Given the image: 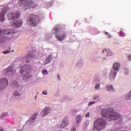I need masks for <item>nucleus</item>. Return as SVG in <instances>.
Returning <instances> with one entry per match:
<instances>
[{
  "instance_id": "nucleus-19",
  "label": "nucleus",
  "mask_w": 131,
  "mask_h": 131,
  "mask_svg": "<svg viewBox=\"0 0 131 131\" xmlns=\"http://www.w3.org/2000/svg\"><path fill=\"white\" fill-rule=\"evenodd\" d=\"M12 86L13 88H14V86H17L18 88V86H19V84H18V82H16V81H14L12 82Z\"/></svg>"
},
{
  "instance_id": "nucleus-15",
  "label": "nucleus",
  "mask_w": 131,
  "mask_h": 131,
  "mask_svg": "<svg viewBox=\"0 0 131 131\" xmlns=\"http://www.w3.org/2000/svg\"><path fill=\"white\" fill-rule=\"evenodd\" d=\"M69 123V122L67 121V120H63L60 125V128H64L66 125H68Z\"/></svg>"
},
{
  "instance_id": "nucleus-6",
  "label": "nucleus",
  "mask_w": 131,
  "mask_h": 131,
  "mask_svg": "<svg viewBox=\"0 0 131 131\" xmlns=\"http://www.w3.org/2000/svg\"><path fill=\"white\" fill-rule=\"evenodd\" d=\"M113 69L114 70L112 71L110 73V76L113 77V78H114L115 76H116V74L117 73V72L115 71L116 70L117 71H118L119 70V67H120V64L118 62H115L113 65Z\"/></svg>"
},
{
  "instance_id": "nucleus-37",
  "label": "nucleus",
  "mask_w": 131,
  "mask_h": 131,
  "mask_svg": "<svg viewBox=\"0 0 131 131\" xmlns=\"http://www.w3.org/2000/svg\"><path fill=\"white\" fill-rule=\"evenodd\" d=\"M106 51H107L106 49H103L102 53H104V52H106Z\"/></svg>"
},
{
  "instance_id": "nucleus-34",
  "label": "nucleus",
  "mask_w": 131,
  "mask_h": 131,
  "mask_svg": "<svg viewBox=\"0 0 131 131\" xmlns=\"http://www.w3.org/2000/svg\"><path fill=\"white\" fill-rule=\"evenodd\" d=\"M125 74H128V71L127 70H125Z\"/></svg>"
},
{
  "instance_id": "nucleus-4",
  "label": "nucleus",
  "mask_w": 131,
  "mask_h": 131,
  "mask_svg": "<svg viewBox=\"0 0 131 131\" xmlns=\"http://www.w3.org/2000/svg\"><path fill=\"white\" fill-rule=\"evenodd\" d=\"M106 121H104L102 118H99L94 122L93 130H101V129H103V128L105 127V125H106Z\"/></svg>"
},
{
  "instance_id": "nucleus-11",
  "label": "nucleus",
  "mask_w": 131,
  "mask_h": 131,
  "mask_svg": "<svg viewBox=\"0 0 131 131\" xmlns=\"http://www.w3.org/2000/svg\"><path fill=\"white\" fill-rule=\"evenodd\" d=\"M55 37L59 41H62V40H63L65 39V37H66V34L65 33H63L60 35H58L57 34H56Z\"/></svg>"
},
{
  "instance_id": "nucleus-13",
  "label": "nucleus",
  "mask_w": 131,
  "mask_h": 131,
  "mask_svg": "<svg viewBox=\"0 0 131 131\" xmlns=\"http://www.w3.org/2000/svg\"><path fill=\"white\" fill-rule=\"evenodd\" d=\"M33 58H34V55L33 54H28L24 58V60H26V63H29V60H27V59H33Z\"/></svg>"
},
{
  "instance_id": "nucleus-25",
  "label": "nucleus",
  "mask_w": 131,
  "mask_h": 131,
  "mask_svg": "<svg viewBox=\"0 0 131 131\" xmlns=\"http://www.w3.org/2000/svg\"><path fill=\"white\" fill-rule=\"evenodd\" d=\"M105 35H107V36L108 37V38H111V35H110V34H109V33L105 32Z\"/></svg>"
},
{
  "instance_id": "nucleus-3",
  "label": "nucleus",
  "mask_w": 131,
  "mask_h": 131,
  "mask_svg": "<svg viewBox=\"0 0 131 131\" xmlns=\"http://www.w3.org/2000/svg\"><path fill=\"white\" fill-rule=\"evenodd\" d=\"M39 22V17L35 14H30L27 19L26 23L29 26H37L38 23Z\"/></svg>"
},
{
  "instance_id": "nucleus-33",
  "label": "nucleus",
  "mask_w": 131,
  "mask_h": 131,
  "mask_svg": "<svg viewBox=\"0 0 131 131\" xmlns=\"http://www.w3.org/2000/svg\"><path fill=\"white\" fill-rule=\"evenodd\" d=\"M72 131H76V128L75 127H73L71 129Z\"/></svg>"
},
{
  "instance_id": "nucleus-22",
  "label": "nucleus",
  "mask_w": 131,
  "mask_h": 131,
  "mask_svg": "<svg viewBox=\"0 0 131 131\" xmlns=\"http://www.w3.org/2000/svg\"><path fill=\"white\" fill-rule=\"evenodd\" d=\"M37 115V113L35 114L32 116V117L30 119V120H35L36 119V116Z\"/></svg>"
},
{
  "instance_id": "nucleus-12",
  "label": "nucleus",
  "mask_w": 131,
  "mask_h": 131,
  "mask_svg": "<svg viewBox=\"0 0 131 131\" xmlns=\"http://www.w3.org/2000/svg\"><path fill=\"white\" fill-rule=\"evenodd\" d=\"M49 112H50V108L46 107L41 112V116H46V115H48V114L49 113Z\"/></svg>"
},
{
  "instance_id": "nucleus-18",
  "label": "nucleus",
  "mask_w": 131,
  "mask_h": 131,
  "mask_svg": "<svg viewBox=\"0 0 131 131\" xmlns=\"http://www.w3.org/2000/svg\"><path fill=\"white\" fill-rule=\"evenodd\" d=\"M106 88L107 91H111L112 92H114V89H113V86L107 85Z\"/></svg>"
},
{
  "instance_id": "nucleus-10",
  "label": "nucleus",
  "mask_w": 131,
  "mask_h": 131,
  "mask_svg": "<svg viewBox=\"0 0 131 131\" xmlns=\"http://www.w3.org/2000/svg\"><path fill=\"white\" fill-rule=\"evenodd\" d=\"M22 20H17L16 22H14L11 24L12 27H14V28H19V27H21L22 26Z\"/></svg>"
},
{
  "instance_id": "nucleus-20",
  "label": "nucleus",
  "mask_w": 131,
  "mask_h": 131,
  "mask_svg": "<svg viewBox=\"0 0 131 131\" xmlns=\"http://www.w3.org/2000/svg\"><path fill=\"white\" fill-rule=\"evenodd\" d=\"M76 120V123L78 124V123H79L80 122V121L81 120V117L79 116L77 117Z\"/></svg>"
},
{
  "instance_id": "nucleus-16",
  "label": "nucleus",
  "mask_w": 131,
  "mask_h": 131,
  "mask_svg": "<svg viewBox=\"0 0 131 131\" xmlns=\"http://www.w3.org/2000/svg\"><path fill=\"white\" fill-rule=\"evenodd\" d=\"M5 71H6V73L13 72L14 71V67L13 66L9 67L7 69L5 70Z\"/></svg>"
},
{
  "instance_id": "nucleus-36",
  "label": "nucleus",
  "mask_w": 131,
  "mask_h": 131,
  "mask_svg": "<svg viewBox=\"0 0 131 131\" xmlns=\"http://www.w3.org/2000/svg\"><path fill=\"white\" fill-rule=\"evenodd\" d=\"M57 78H58V80H60V75L58 74L57 76Z\"/></svg>"
},
{
  "instance_id": "nucleus-21",
  "label": "nucleus",
  "mask_w": 131,
  "mask_h": 131,
  "mask_svg": "<svg viewBox=\"0 0 131 131\" xmlns=\"http://www.w3.org/2000/svg\"><path fill=\"white\" fill-rule=\"evenodd\" d=\"M126 100H130V99H131V91L126 96Z\"/></svg>"
},
{
  "instance_id": "nucleus-32",
  "label": "nucleus",
  "mask_w": 131,
  "mask_h": 131,
  "mask_svg": "<svg viewBox=\"0 0 131 131\" xmlns=\"http://www.w3.org/2000/svg\"><path fill=\"white\" fill-rule=\"evenodd\" d=\"M85 117H90V113H88L86 114Z\"/></svg>"
},
{
  "instance_id": "nucleus-23",
  "label": "nucleus",
  "mask_w": 131,
  "mask_h": 131,
  "mask_svg": "<svg viewBox=\"0 0 131 131\" xmlns=\"http://www.w3.org/2000/svg\"><path fill=\"white\" fill-rule=\"evenodd\" d=\"M120 36H125V34L122 31H120L119 33Z\"/></svg>"
},
{
  "instance_id": "nucleus-7",
  "label": "nucleus",
  "mask_w": 131,
  "mask_h": 131,
  "mask_svg": "<svg viewBox=\"0 0 131 131\" xmlns=\"http://www.w3.org/2000/svg\"><path fill=\"white\" fill-rule=\"evenodd\" d=\"M21 16V13L20 12H16L13 13V12H10L8 14L7 17L9 20H16L18 18H20Z\"/></svg>"
},
{
  "instance_id": "nucleus-9",
  "label": "nucleus",
  "mask_w": 131,
  "mask_h": 131,
  "mask_svg": "<svg viewBox=\"0 0 131 131\" xmlns=\"http://www.w3.org/2000/svg\"><path fill=\"white\" fill-rule=\"evenodd\" d=\"M7 11H8V7H4L2 9V11H1L0 13L1 22H4V21H5V14H6Z\"/></svg>"
},
{
  "instance_id": "nucleus-31",
  "label": "nucleus",
  "mask_w": 131,
  "mask_h": 131,
  "mask_svg": "<svg viewBox=\"0 0 131 131\" xmlns=\"http://www.w3.org/2000/svg\"><path fill=\"white\" fill-rule=\"evenodd\" d=\"M48 93L47 92V91H43L42 92V95H47Z\"/></svg>"
},
{
  "instance_id": "nucleus-26",
  "label": "nucleus",
  "mask_w": 131,
  "mask_h": 131,
  "mask_svg": "<svg viewBox=\"0 0 131 131\" xmlns=\"http://www.w3.org/2000/svg\"><path fill=\"white\" fill-rule=\"evenodd\" d=\"M100 89V84H96L95 85V90H99Z\"/></svg>"
},
{
  "instance_id": "nucleus-14",
  "label": "nucleus",
  "mask_w": 131,
  "mask_h": 131,
  "mask_svg": "<svg viewBox=\"0 0 131 131\" xmlns=\"http://www.w3.org/2000/svg\"><path fill=\"white\" fill-rule=\"evenodd\" d=\"M11 32L8 30H1L0 29V36L3 35V34H5V35H8L10 34Z\"/></svg>"
},
{
  "instance_id": "nucleus-5",
  "label": "nucleus",
  "mask_w": 131,
  "mask_h": 131,
  "mask_svg": "<svg viewBox=\"0 0 131 131\" xmlns=\"http://www.w3.org/2000/svg\"><path fill=\"white\" fill-rule=\"evenodd\" d=\"M18 3L20 6L24 7L26 10L31 9V8H35V5L31 0H19Z\"/></svg>"
},
{
  "instance_id": "nucleus-1",
  "label": "nucleus",
  "mask_w": 131,
  "mask_h": 131,
  "mask_svg": "<svg viewBox=\"0 0 131 131\" xmlns=\"http://www.w3.org/2000/svg\"><path fill=\"white\" fill-rule=\"evenodd\" d=\"M101 115L102 117L106 118L108 121L110 120H115L120 118V115L118 113L114 112V110L111 108L107 110H102Z\"/></svg>"
},
{
  "instance_id": "nucleus-28",
  "label": "nucleus",
  "mask_w": 131,
  "mask_h": 131,
  "mask_svg": "<svg viewBox=\"0 0 131 131\" xmlns=\"http://www.w3.org/2000/svg\"><path fill=\"white\" fill-rule=\"evenodd\" d=\"M14 96H20V94L18 92H14L13 94Z\"/></svg>"
},
{
  "instance_id": "nucleus-38",
  "label": "nucleus",
  "mask_w": 131,
  "mask_h": 131,
  "mask_svg": "<svg viewBox=\"0 0 131 131\" xmlns=\"http://www.w3.org/2000/svg\"><path fill=\"white\" fill-rule=\"evenodd\" d=\"M0 131H4V129L2 128H0Z\"/></svg>"
},
{
  "instance_id": "nucleus-2",
  "label": "nucleus",
  "mask_w": 131,
  "mask_h": 131,
  "mask_svg": "<svg viewBox=\"0 0 131 131\" xmlns=\"http://www.w3.org/2000/svg\"><path fill=\"white\" fill-rule=\"evenodd\" d=\"M21 74H24V78L25 79H28L32 77V72H33V69L31 66H25L20 70Z\"/></svg>"
},
{
  "instance_id": "nucleus-29",
  "label": "nucleus",
  "mask_w": 131,
  "mask_h": 131,
  "mask_svg": "<svg viewBox=\"0 0 131 131\" xmlns=\"http://www.w3.org/2000/svg\"><path fill=\"white\" fill-rule=\"evenodd\" d=\"M4 54H9V53H11V51H5L3 52Z\"/></svg>"
},
{
  "instance_id": "nucleus-8",
  "label": "nucleus",
  "mask_w": 131,
  "mask_h": 131,
  "mask_svg": "<svg viewBox=\"0 0 131 131\" xmlns=\"http://www.w3.org/2000/svg\"><path fill=\"white\" fill-rule=\"evenodd\" d=\"M8 84H9V82L8 81V79H7V78H4L3 79H0L1 90H5V89L8 86Z\"/></svg>"
},
{
  "instance_id": "nucleus-35",
  "label": "nucleus",
  "mask_w": 131,
  "mask_h": 131,
  "mask_svg": "<svg viewBox=\"0 0 131 131\" xmlns=\"http://www.w3.org/2000/svg\"><path fill=\"white\" fill-rule=\"evenodd\" d=\"M128 60L129 61H131V55H129V56H128Z\"/></svg>"
},
{
  "instance_id": "nucleus-39",
  "label": "nucleus",
  "mask_w": 131,
  "mask_h": 131,
  "mask_svg": "<svg viewBox=\"0 0 131 131\" xmlns=\"http://www.w3.org/2000/svg\"><path fill=\"white\" fill-rule=\"evenodd\" d=\"M35 98H36V96H35Z\"/></svg>"
},
{
  "instance_id": "nucleus-17",
  "label": "nucleus",
  "mask_w": 131,
  "mask_h": 131,
  "mask_svg": "<svg viewBox=\"0 0 131 131\" xmlns=\"http://www.w3.org/2000/svg\"><path fill=\"white\" fill-rule=\"evenodd\" d=\"M62 29H61V26H56V27H55L54 28V31H55V32H58V31H60V30H61Z\"/></svg>"
},
{
  "instance_id": "nucleus-27",
  "label": "nucleus",
  "mask_w": 131,
  "mask_h": 131,
  "mask_svg": "<svg viewBox=\"0 0 131 131\" xmlns=\"http://www.w3.org/2000/svg\"><path fill=\"white\" fill-rule=\"evenodd\" d=\"M94 100H98L99 99V96L98 95H95L93 97Z\"/></svg>"
},
{
  "instance_id": "nucleus-24",
  "label": "nucleus",
  "mask_w": 131,
  "mask_h": 131,
  "mask_svg": "<svg viewBox=\"0 0 131 131\" xmlns=\"http://www.w3.org/2000/svg\"><path fill=\"white\" fill-rule=\"evenodd\" d=\"M42 74H43V75H47V74H48V71L46 70H43L42 72Z\"/></svg>"
},
{
  "instance_id": "nucleus-30",
  "label": "nucleus",
  "mask_w": 131,
  "mask_h": 131,
  "mask_svg": "<svg viewBox=\"0 0 131 131\" xmlns=\"http://www.w3.org/2000/svg\"><path fill=\"white\" fill-rule=\"evenodd\" d=\"M95 102H90L89 103V105H93V104H95Z\"/></svg>"
}]
</instances>
